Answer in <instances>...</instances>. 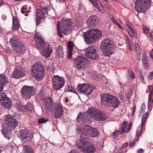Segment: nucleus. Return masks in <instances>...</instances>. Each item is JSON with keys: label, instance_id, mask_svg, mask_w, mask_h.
<instances>
[{"label": "nucleus", "instance_id": "nucleus-1", "mask_svg": "<svg viewBox=\"0 0 153 153\" xmlns=\"http://www.w3.org/2000/svg\"><path fill=\"white\" fill-rule=\"evenodd\" d=\"M4 119L7 124L3 128L1 132L5 137L9 139L13 136L11 128L14 129L18 126V123L14 117L9 114L5 115Z\"/></svg>", "mask_w": 153, "mask_h": 153}, {"label": "nucleus", "instance_id": "nucleus-2", "mask_svg": "<svg viewBox=\"0 0 153 153\" xmlns=\"http://www.w3.org/2000/svg\"><path fill=\"white\" fill-rule=\"evenodd\" d=\"M83 136H81L79 140H76L77 146L83 152L85 153H94L96 151L94 146L84 139Z\"/></svg>", "mask_w": 153, "mask_h": 153}, {"label": "nucleus", "instance_id": "nucleus-3", "mask_svg": "<svg viewBox=\"0 0 153 153\" xmlns=\"http://www.w3.org/2000/svg\"><path fill=\"white\" fill-rule=\"evenodd\" d=\"M102 33L98 29H91L85 33L83 34L85 41L87 43L91 44L101 37Z\"/></svg>", "mask_w": 153, "mask_h": 153}, {"label": "nucleus", "instance_id": "nucleus-4", "mask_svg": "<svg viewBox=\"0 0 153 153\" xmlns=\"http://www.w3.org/2000/svg\"><path fill=\"white\" fill-rule=\"evenodd\" d=\"M101 100L103 105L114 108L117 107L120 104L117 98L111 94H103L101 97Z\"/></svg>", "mask_w": 153, "mask_h": 153}, {"label": "nucleus", "instance_id": "nucleus-5", "mask_svg": "<svg viewBox=\"0 0 153 153\" xmlns=\"http://www.w3.org/2000/svg\"><path fill=\"white\" fill-rule=\"evenodd\" d=\"M81 127L78 126L77 127V132L81 133V136H83L88 134L91 137H97L100 135L99 131L95 128L92 127L88 126H84Z\"/></svg>", "mask_w": 153, "mask_h": 153}, {"label": "nucleus", "instance_id": "nucleus-6", "mask_svg": "<svg viewBox=\"0 0 153 153\" xmlns=\"http://www.w3.org/2000/svg\"><path fill=\"white\" fill-rule=\"evenodd\" d=\"M45 68L41 64L35 63L32 68V74L33 77L37 80H40L44 76Z\"/></svg>", "mask_w": 153, "mask_h": 153}, {"label": "nucleus", "instance_id": "nucleus-7", "mask_svg": "<svg viewBox=\"0 0 153 153\" xmlns=\"http://www.w3.org/2000/svg\"><path fill=\"white\" fill-rule=\"evenodd\" d=\"M112 42L108 39H105L102 42L100 48L104 54L109 56L113 53Z\"/></svg>", "mask_w": 153, "mask_h": 153}, {"label": "nucleus", "instance_id": "nucleus-8", "mask_svg": "<svg viewBox=\"0 0 153 153\" xmlns=\"http://www.w3.org/2000/svg\"><path fill=\"white\" fill-rule=\"evenodd\" d=\"M151 3V0H137L135 9L138 12L145 13Z\"/></svg>", "mask_w": 153, "mask_h": 153}, {"label": "nucleus", "instance_id": "nucleus-9", "mask_svg": "<svg viewBox=\"0 0 153 153\" xmlns=\"http://www.w3.org/2000/svg\"><path fill=\"white\" fill-rule=\"evenodd\" d=\"M77 88L78 92L80 93L88 95L95 89V87L90 84L84 83L78 85Z\"/></svg>", "mask_w": 153, "mask_h": 153}, {"label": "nucleus", "instance_id": "nucleus-10", "mask_svg": "<svg viewBox=\"0 0 153 153\" xmlns=\"http://www.w3.org/2000/svg\"><path fill=\"white\" fill-rule=\"evenodd\" d=\"M34 88L33 86H24L21 90L22 97L25 99H29L34 93Z\"/></svg>", "mask_w": 153, "mask_h": 153}, {"label": "nucleus", "instance_id": "nucleus-11", "mask_svg": "<svg viewBox=\"0 0 153 153\" xmlns=\"http://www.w3.org/2000/svg\"><path fill=\"white\" fill-rule=\"evenodd\" d=\"M88 63V59L84 56H79L74 59V64L78 69L84 68Z\"/></svg>", "mask_w": 153, "mask_h": 153}, {"label": "nucleus", "instance_id": "nucleus-12", "mask_svg": "<svg viewBox=\"0 0 153 153\" xmlns=\"http://www.w3.org/2000/svg\"><path fill=\"white\" fill-rule=\"evenodd\" d=\"M72 22L71 19L64 20L62 19L61 20V31L64 34L67 35L70 32L71 28V25Z\"/></svg>", "mask_w": 153, "mask_h": 153}, {"label": "nucleus", "instance_id": "nucleus-13", "mask_svg": "<svg viewBox=\"0 0 153 153\" xmlns=\"http://www.w3.org/2000/svg\"><path fill=\"white\" fill-rule=\"evenodd\" d=\"M22 142H26L30 141L33 137V134L27 130H21L18 134Z\"/></svg>", "mask_w": 153, "mask_h": 153}, {"label": "nucleus", "instance_id": "nucleus-14", "mask_svg": "<svg viewBox=\"0 0 153 153\" xmlns=\"http://www.w3.org/2000/svg\"><path fill=\"white\" fill-rule=\"evenodd\" d=\"M88 113L92 117L97 120L103 121L105 119V117L103 115V113L98 110L91 109L88 111Z\"/></svg>", "mask_w": 153, "mask_h": 153}, {"label": "nucleus", "instance_id": "nucleus-15", "mask_svg": "<svg viewBox=\"0 0 153 153\" xmlns=\"http://www.w3.org/2000/svg\"><path fill=\"white\" fill-rule=\"evenodd\" d=\"M55 89L57 90L62 87L65 83L64 78L59 76H53L52 79Z\"/></svg>", "mask_w": 153, "mask_h": 153}, {"label": "nucleus", "instance_id": "nucleus-16", "mask_svg": "<svg viewBox=\"0 0 153 153\" xmlns=\"http://www.w3.org/2000/svg\"><path fill=\"white\" fill-rule=\"evenodd\" d=\"M85 55L88 58L95 60H97L99 58V55L96 52L95 48L93 46H90L86 48Z\"/></svg>", "mask_w": 153, "mask_h": 153}, {"label": "nucleus", "instance_id": "nucleus-17", "mask_svg": "<svg viewBox=\"0 0 153 153\" xmlns=\"http://www.w3.org/2000/svg\"><path fill=\"white\" fill-rule=\"evenodd\" d=\"M25 75V73L24 71L23 68L16 67L15 68L11 74V76L12 78L18 79L22 77Z\"/></svg>", "mask_w": 153, "mask_h": 153}, {"label": "nucleus", "instance_id": "nucleus-18", "mask_svg": "<svg viewBox=\"0 0 153 153\" xmlns=\"http://www.w3.org/2000/svg\"><path fill=\"white\" fill-rule=\"evenodd\" d=\"M36 45L37 48H40L45 44V43L39 33H36L34 34Z\"/></svg>", "mask_w": 153, "mask_h": 153}, {"label": "nucleus", "instance_id": "nucleus-19", "mask_svg": "<svg viewBox=\"0 0 153 153\" xmlns=\"http://www.w3.org/2000/svg\"><path fill=\"white\" fill-rule=\"evenodd\" d=\"M99 20L98 17L96 15L91 16L88 18L87 23L89 27H94L98 24Z\"/></svg>", "mask_w": 153, "mask_h": 153}, {"label": "nucleus", "instance_id": "nucleus-20", "mask_svg": "<svg viewBox=\"0 0 153 153\" xmlns=\"http://www.w3.org/2000/svg\"><path fill=\"white\" fill-rule=\"evenodd\" d=\"M127 25L128 27L127 31L129 35L132 37L136 38L137 35L136 33V30L133 25L129 23H127Z\"/></svg>", "mask_w": 153, "mask_h": 153}, {"label": "nucleus", "instance_id": "nucleus-21", "mask_svg": "<svg viewBox=\"0 0 153 153\" xmlns=\"http://www.w3.org/2000/svg\"><path fill=\"white\" fill-rule=\"evenodd\" d=\"M10 43L12 44L14 49L18 52H20L21 51L18 49L17 45L21 43L19 40L16 36L12 37L10 41Z\"/></svg>", "mask_w": 153, "mask_h": 153}, {"label": "nucleus", "instance_id": "nucleus-22", "mask_svg": "<svg viewBox=\"0 0 153 153\" xmlns=\"http://www.w3.org/2000/svg\"><path fill=\"white\" fill-rule=\"evenodd\" d=\"M36 11V25L38 26L40 22L42 17H44V14L43 11L39 9H37Z\"/></svg>", "mask_w": 153, "mask_h": 153}, {"label": "nucleus", "instance_id": "nucleus-23", "mask_svg": "<svg viewBox=\"0 0 153 153\" xmlns=\"http://www.w3.org/2000/svg\"><path fill=\"white\" fill-rule=\"evenodd\" d=\"M9 82V79L4 74H0V86L3 87Z\"/></svg>", "mask_w": 153, "mask_h": 153}, {"label": "nucleus", "instance_id": "nucleus-24", "mask_svg": "<svg viewBox=\"0 0 153 153\" xmlns=\"http://www.w3.org/2000/svg\"><path fill=\"white\" fill-rule=\"evenodd\" d=\"M20 25L17 18L14 17L13 18V30H17L19 27Z\"/></svg>", "mask_w": 153, "mask_h": 153}, {"label": "nucleus", "instance_id": "nucleus-25", "mask_svg": "<svg viewBox=\"0 0 153 153\" xmlns=\"http://www.w3.org/2000/svg\"><path fill=\"white\" fill-rule=\"evenodd\" d=\"M52 52V50L50 48L49 46H48L47 48L45 49L43 53V55L46 58H48L50 56Z\"/></svg>", "mask_w": 153, "mask_h": 153}, {"label": "nucleus", "instance_id": "nucleus-26", "mask_svg": "<svg viewBox=\"0 0 153 153\" xmlns=\"http://www.w3.org/2000/svg\"><path fill=\"white\" fill-rule=\"evenodd\" d=\"M94 5L96 6L97 9L101 13H103L104 11V8L102 6L101 2L99 1L96 2H94Z\"/></svg>", "mask_w": 153, "mask_h": 153}, {"label": "nucleus", "instance_id": "nucleus-27", "mask_svg": "<svg viewBox=\"0 0 153 153\" xmlns=\"http://www.w3.org/2000/svg\"><path fill=\"white\" fill-rule=\"evenodd\" d=\"M23 150L24 153H34L33 148L29 146H24Z\"/></svg>", "mask_w": 153, "mask_h": 153}, {"label": "nucleus", "instance_id": "nucleus-28", "mask_svg": "<svg viewBox=\"0 0 153 153\" xmlns=\"http://www.w3.org/2000/svg\"><path fill=\"white\" fill-rule=\"evenodd\" d=\"M9 100L10 99L9 98V99H7L3 102H2L3 105L6 108L10 109L11 107V102Z\"/></svg>", "mask_w": 153, "mask_h": 153}, {"label": "nucleus", "instance_id": "nucleus-29", "mask_svg": "<svg viewBox=\"0 0 153 153\" xmlns=\"http://www.w3.org/2000/svg\"><path fill=\"white\" fill-rule=\"evenodd\" d=\"M56 54L60 57H63L64 56V52L63 51V48L61 46H59L56 50Z\"/></svg>", "mask_w": 153, "mask_h": 153}, {"label": "nucleus", "instance_id": "nucleus-30", "mask_svg": "<svg viewBox=\"0 0 153 153\" xmlns=\"http://www.w3.org/2000/svg\"><path fill=\"white\" fill-rule=\"evenodd\" d=\"M58 111L60 112V111L63 112V109L62 107V105L61 103H57L55 105V106L54 108V111Z\"/></svg>", "mask_w": 153, "mask_h": 153}, {"label": "nucleus", "instance_id": "nucleus-31", "mask_svg": "<svg viewBox=\"0 0 153 153\" xmlns=\"http://www.w3.org/2000/svg\"><path fill=\"white\" fill-rule=\"evenodd\" d=\"M148 114V112H146L143 115L141 121V126H144L146 120L147 118Z\"/></svg>", "mask_w": 153, "mask_h": 153}, {"label": "nucleus", "instance_id": "nucleus-32", "mask_svg": "<svg viewBox=\"0 0 153 153\" xmlns=\"http://www.w3.org/2000/svg\"><path fill=\"white\" fill-rule=\"evenodd\" d=\"M142 59L144 68L147 69L148 65V57L145 55H143Z\"/></svg>", "mask_w": 153, "mask_h": 153}, {"label": "nucleus", "instance_id": "nucleus-33", "mask_svg": "<svg viewBox=\"0 0 153 153\" xmlns=\"http://www.w3.org/2000/svg\"><path fill=\"white\" fill-rule=\"evenodd\" d=\"M7 99H9L7 97L5 94L3 92L0 93V101L2 103V102H3Z\"/></svg>", "mask_w": 153, "mask_h": 153}, {"label": "nucleus", "instance_id": "nucleus-34", "mask_svg": "<svg viewBox=\"0 0 153 153\" xmlns=\"http://www.w3.org/2000/svg\"><path fill=\"white\" fill-rule=\"evenodd\" d=\"M17 47L18 48V49L19 50H20L21 51L20 52H18L17 51H15L17 53H23V52L25 51V46L22 43H21L18 45H17Z\"/></svg>", "mask_w": 153, "mask_h": 153}, {"label": "nucleus", "instance_id": "nucleus-35", "mask_svg": "<svg viewBox=\"0 0 153 153\" xmlns=\"http://www.w3.org/2000/svg\"><path fill=\"white\" fill-rule=\"evenodd\" d=\"M63 112L61 111L60 112H58V111H54L55 118L56 119L60 118L62 116L63 114Z\"/></svg>", "mask_w": 153, "mask_h": 153}, {"label": "nucleus", "instance_id": "nucleus-36", "mask_svg": "<svg viewBox=\"0 0 153 153\" xmlns=\"http://www.w3.org/2000/svg\"><path fill=\"white\" fill-rule=\"evenodd\" d=\"M24 108H25L27 111H32L33 110V108L32 105L30 103H28L24 106Z\"/></svg>", "mask_w": 153, "mask_h": 153}, {"label": "nucleus", "instance_id": "nucleus-37", "mask_svg": "<svg viewBox=\"0 0 153 153\" xmlns=\"http://www.w3.org/2000/svg\"><path fill=\"white\" fill-rule=\"evenodd\" d=\"M141 126H140L138 128L137 130V137H139L140 135H142V127Z\"/></svg>", "mask_w": 153, "mask_h": 153}, {"label": "nucleus", "instance_id": "nucleus-38", "mask_svg": "<svg viewBox=\"0 0 153 153\" xmlns=\"http://www.w3.org/2000/svg\"><path fill=\"white\" fill-rule=\"evenodd\" d=\"M21 11L22 14L25 13V15L26 16L27 15V13H29V10H27V8L26 7V6H23L22 7L21 9Z\"/></svg>", "mask_w": 153, "mask_h": 153}, {"label": "nucleus", "instance_id": "nucleus-39", "mask_svg": "<svg viewBox=\"0 0 153 153\" xmlns=\"http://www.w3.org/2000/svg\"><path fill=\"white\" fill-rule=\"evenodd\" d=\"M146 106L144 103H143L142 105V107L140 109L139 111V114L141 115V114H143V112L145 111Z\"/></svg>", "mask_w": 153, "mask_h": 153}, {"label": "nucleus", "instance_id": "nucleus-40", "mask_svg": "<svg viewBox=\"0 0 153 153\" xmlns=\"http://www.w3.org/2000/svg\"><path fill=\"white\" fill-rule=\"evenodd\" d=\"M60 25V24H59V22H58L57 25V31L58 36H59L60 37L62 38L63 37V36L62 33H61V31L59 29Z\"/></svg>", "mask_w": 153, "mask_h": 153}, {"label": "nucleus", "instance_id": "nucleus-41", "mask_svg": "<svg viewBox=\"0 0 153 153\" xmlns=\"http://www.w3.org/2000/svg\"><path fill=\"white\" fill-rule=\"evenodd\" d=\"M153 95V94L151 93H149V99L148 102V108L149 109V108L150 105L151 103V100H152V97Z\"/></svg>", "mask_w": 153, "mask_h": 153}, {"label": "nucleus", "instance_id": "nucleus-42", "mask_svg": "<svg viewBox=\"0 0 153 153\" xmlns=\"http://www.w3.org/2000/svg\"><path fill=\"white\" fill-rule=\"evenodd\" d=\"M118 94L119 98L122 100H123L124 97L123 90L119 92Z\"/></svg>", "mask_w": 153, "mask_h": 153}, {"label": "nucleus", "instance_id": "nucleus-43", "mask_svg": "<svg viewBox=\"0 0 153 153\" xmlns=\"http://www.w3.org/2000/svg\"><path fill=\"white\" fill-rule=\"evenodd\" d=\"M84 115L81 114L80 112H79V114L76 118L77 121H78L79 120V121H83V117Z\"/></svg>", "mask_w": 153, "mask_h": 153}, {"label": "nucleus", "instance_id": "nucleus-44", "mask_svg": "<svg viewBox=\"0 0 153 153\" xmlns=\"http://www.w3.org/2000/svg\"><path fill=\"white\" fill-rule=\"evenodd\" d=\"M68 50L73 51V43L69 41L68 42Z\"/></svg>", "mask_w": 153, "mask_h": 153}, {"label": "nucleus", "instance_id": "nucleus-45", "mask_svg": "<svg viewBox=\"0 0 153 153\" xmlns=\"http://www.w3.org/2000/svg\"><path fill=\"white\" fill-rule=\"evenodd\" d=\"M135 50L137 53V52L140 53L141 52V49L140 48V46L139 45L137 44H136L135 45Z\"/></svg>", "mask_w": 153, "mask_h": 153}, {"label": "nucleus", "instance_id": "nucleus-46", "mask_svg": "<svg viewBox=\"0 0 153 153\" xmlns=\"http://www.w3.org/2000/svg\"><path fill=\"white\" fill-rule=\"evenodd\" d=\"M48 120L45 118H41L39 120L38 122L39 124H42L47 122Z\"/></svg>", "mask_w": 153, "mask_h": 153}, {"label": "nucleus", "instance_id": "nucleus-47", "mask_svg": "<svg viewBox=\"0 0 153 153\" xmlns=\"http://www.w3.org/2000/svg\"><path fill=\"white\" fill-rule=\"evenodd\" d=\"M73 51L68 50L67 51V57L68 59H70L72 56V53Z\"/></svg>", "mask_w": 153, "mask_h": 153}, {"label": "nucleus", "instance_id": "nucleus-48", "mask_svg": "<svg viewBox=\"0 0 153 153\" xmlns=\"http://www.w3.org/2000/svg\"><path fill=\"white\" fill-rule=\"evenodd\" d=\"M148 78L149 80L153 79V71L150 72L148 75Z\"/></svg>", "mask_w": 153, "mask_h": 153}, {"label": "nucleus", "instance_id": "nucleus-49", "mask_svg": "<svg viewBox=\"0 0 153 153\" xmlns=\"http://www.w3.org/2000/svg\"><path fill=\"white\" fill-rule=\"evenodd\" d=\"M143 30L144 33L146 34L148 33L149 31V29L147 28L145 26H143Z\"/></svg>", "mask_w": 153, "mask_h": 153}, {"label": "nucleus", "instance_id": "nucleus-50", "mask_svg": "<svg viewBox=\"0 0 153 153\" xmlns=\"http://www.w3.org/2000/svg\"><path fill=\"white\" fill-rule=\"evenodd\" d=\"M119 133L120 132L119 131H114L112 134V137L114 138H116L118 136Z\"/></svg>", "mask_w": 153, "mask_h": 153}, {"label": "nucleus", "instance_id": "nucleus-51", "mask_svg": "<svg viewBox=\"0 0 153 153\" xmlns=\"http://www.w3.org/2000/svg\"><path fill=\"white\" fill-rule=\"evenodd\" d=\"M132 123H130L129 124L128 127L126 131V133L130 131L132 127Z\"/></svg>", "mask_w": 153, "mask_h": 153}, {"label": "nucleus", "instance_id": "nucleus-52", "mask_svg": "<svg viewBox=\"0 0 153 153\" xmlns=\"http://www.w3.org/2000/svg\"><path fill=\"white\" fill-rule=\"evenodd\" d=\"M46 106L49 109H51L52 108V103L51 102H50L49 103H47L46 104Z\"/></svg>", "mask_w": 153, "mask_h": 153}, {"label": "nucleus", "instance_id": "nucleus-53", "mask_svg": "<svg viewBox=\"0 0 153 153\" xmlns=\"http://www.w3.org/2000/svg\"><path fill=\"white\" fill-rule=\"evenodd\" d=\"M24 106H23L22 105H20L19 107V109L22 111H24L26 109L25 108H24Z\"/></svg>", "mask_w": 153, "mask_h": 153}, {"label": "nucleus", "instance_id": "nucleus-54", "mask_svg": "<svg viewBox=\"0 0 153 153\" xmlns=\"http://www.w3.org/2000/svg\"><path fill=\"white\" fill-rule=\"evenodd\" d=\"M128 124V122L126 121H124L122 123V127L126 128V126Z\"/></svg>", "mask_w": 153, "mask_h": 153}, {"label": "nucleus", "instance_id": "nucleus-55", "mask_svg": "<svg viewBox=\"0 0 153 153\" xmlns=\"http://www.w3.org/2000/svg\"><path fill=\"white\" fill-rule=\"evenodd\" d=\"M140 78L141 81L143 82H144V80L143 76L142 73L141 72H140Z\"/></svg>", "mask_w": 153, "mask_h": 153}, {"label": "nucleus", "instance_id": "nucleus-56", "mask_svg": "<svg viewBox=\"0 0 153 153\" xmlns=\"http://www.w3.org/2000/svg\"><path fill=\"white\" fill-rule=\"evenodd\" d=\"M111 20L112 22L114 23L115 25H116L117 23V22L114 19L113 17L111 18Z\"/></svg>", "mask_w": 153, "mask_h": 153}, {"label": "nucleus", "instance_id": "nucleus-57", "mask_svg": "<svg viewBox=\"0 0 153 153\" xmlns=\"http://www.w3.org/2000/svg\"><path fill=\"white\" fill-rule=\"evenodd\" d=\"M126 131V129L125 128H123V127H121L120 130V134H123V133H124Z\"/></svg>", "mask_w": 153, "mask_h": 153}, {"label": "nucleus", "instance_id": "nucleus-58", "mask_svg": "<svg viewBox=\"0 0 153 153\" xmlns=\"http://www.w3.org/2000/svg\"><path fill=\"white\" fill-rule=\"evenodd\" d=\"M149 93H151L153 94V86L152 85L149 86Z\"/></svg>", "mask_w": 153, "mask_h": 153}, {"label": "nucleus", "instance_id": "nucleus-59", "mask_svg": "<svg viewBox=\"0 0 153 153\" xmlns=\"http://www.w3.org/2000/svg\"><path fill=\"white\" fill-rule=\"evenodd\" d=\"M73 89H74L72 86H68L67 88V91L70 92L71 91L73 90Z\"/></svg>", "mask_w": 153, "mask_h": 153}, {"label": "nucleus", "instance_id": "nucleus-60", "mask_svg": "<svg viewBox=\"0 0 153 153\" xmlns=\"http://www.w3.org/2000/svg\"><path fill=\"white\" fill-rule=\"evenodd\" d=\"M42 8L47 13H48V12L49 9L48 6L42 7Z\"/></svg>", "mask_w": 153, "mask_h": 153}, {"label": "nucleus", "instance_id": "nucleus-61", "mask_svg": "<svg viewBox=\"0 0 153 153\" xmlns=\"http://www.w3.org/2000/svg\"><path fill=\"white\" fill-rule=\"evenodd\" d=\"M150 56H151V58L153 60V48L150 52Z\"/></svg>", "mask_w": 153, "mask_h": 153}, {"label": "nucleus", "instance_id": "nucleus-62", "mask_svg": "<svg viewBox=\"0 0 153 153\" xmlns=\"http://www.w3.org/2000/svg\"><path fill=\"white\" fill-rule=\"evenodd\" d=\"M137 151H138V153H143L144 152V150L141 148H140V149H138V150Z\"/></svg>", "mask_w": 153, "mask_h": 153}, {"label": "nucleus", "instance_id": "nucleus-63", "mask_svg": "<svg viewBox=\"0 0 153 153\" xmlns=\"http://www.w3.org/2000/svg\"><path fill=\"white\" fill-rule=\"evenodd\" d=\"M131 76L132 79L135 78V76L134 74V73L132 71H131L130 72Z\"/></svg>", "mask_w": 153, "mask_h": 153}, {"label": "nucleus", "instance_id": "nucleus-64", "mask_svg": "<svg viewBox=\"0 0 153 153\" xmlns=\"http://www.w3.org/2000/svg\"><path fill=\"white\" fill-rule=\"evenodd\" d=\"M127 145L128 143H125L122 145V147L124 148L127 146Z\"/></svg>", "mask_w": 153, "mask_h": 153}]
</instances>
